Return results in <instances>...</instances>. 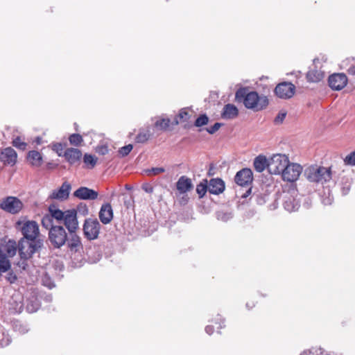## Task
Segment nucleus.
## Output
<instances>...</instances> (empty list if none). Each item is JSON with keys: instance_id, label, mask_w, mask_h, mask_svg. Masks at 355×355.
<instances>
[{"instance_id": "obj_1", "label": "nucleus", "mask_w": 355, "mask_h": 355, "mask_svg": "<svg viewBox=\"0 0 355 355\" xmlns=\"http://www.w3.org/2000/svg\"><path fill=\"white\" fill-rule=\"evenodd\" d=\"M238 102H243L245 107L254 111H260L268 105V99L266 96H259L255 91L250 92L248 87L239 88L235 94Z\"/></svg>"}, {"instance_id": "obj_2", "label": "nucleus", "mask_w": 355, "mask_h": 355, "mask_svg": "<svg viewBox=\"0 0 355 355\" xmlns=\"http://www.w3.org/2000/svg\"><path fill=\"white\" fill-rule=\"evenodd\" d=\"M44 247V239L35 237L21 238L18 241V252L21 258L30 259L35 253H40Z\"/></svg>"}, {"instance_id": "obj_3", "label": "nucleus", "mask_w": 355, "mask_h": 355, "mask_svg": "<svg viewBox=\"0 0 355 355\" xmlns=\"http://www.w3.org/2000/svg\"><path fill=\"white\" fill-rule=\"evenodd\" d=\"M307 180L311 182L323 184L331 179V168L311 166L304 173Z\"/></svg>"}, {"instance_id": "obj_4", "label": "nucleus", "mask_w": 355, "mask_h": 355, "mask_svg": "<svg viewBox=\"0 0 355 355\" xmlns=\"http://www.w3.org/2000/svg\"><path fill=\"white\" fill-rule=\"evenodd\" d=\"M66 211H62L58 207L55 203L51 204L48 207V214H46L42 218V225L43 227H49L55 226L54 220L58 223H62L65 218Z\"/></svg>"}, {"instance_id": "obj_5", "label": "nucleus", "mask_w": 355, "mask_h": 355, "mask_svg": "<svg viewBox=\"0 0 355 355\" xmlns=\"http://www.w3.org/2000/svg\"><path fill=\"white\" fill-rule=\"evenodd\" d=\"M49 230V240L54 248L60 249L67 241V233L62 225L44 227Z\"/></svg>"}, {"instance_id": "obj_6", "label": "nucleus", "mask_w": 355, "mask_h": 355, "mask_svg": "<svg viewBox=\"0 0 355 355\" xmlns=\"http://www.w3.org/2000/svg\"><path fill=\"white\" fill-rule=\"evenodd\" d=\"M16 227L20 230L24 239L42 238L40 232L39 225L35 220H27L24 223L19 220L16 223Z\"/></svg>"}, {"instance_id": "obj_7", "label": "nucleus", "mask_w": 355, "mask_h": 355, "mask_svg": "<svg viewBox=\"0 0 355 355\" xmlns=\"http://www.w3.org/2000/svg\"><path fill=\"white\" fill-rule=\"evenodd\" d=\"M289 162L288 157L284 154L273 155L269 159V173L272 175H281Z\"/></svg>"}, {"instance_id": "obj_8", "label": "nucleus", "mask_w": 355, "mask_h": 355, "mask_svg": "<svg viewBox=\"0 0 355 355\" xmlns=\"http://www.w3.org/2000/svg\"><path fill=\"white\" fill-rule=\"evenodd\" d=\"M101 224L96 218H86L84 221L83 230L85 237L89 240H95L100 233Z\"/></svg>"}, {"instance_id": "obj_9", "label": "nucleus", "mask_w": 355, "mask_h": 355, "mask_svg": "<svg viewBox=\"0 0 355 355\" xmlns=\"http://www.w3.org/2000/svg\"><path fill=\"white\" fill-rule=\"evenodd\" d=\"M22 208V202L15 196H8L0 202V209L11 214H18Z\"/></svg>"}, {"instance_id": "obj_10", "label": "nucleus", "mask_w": 355, "mask_h": 355, "mask_svg": "<svg viewBox=\"0 0 355 355\" xmlns=\"http://www.w3.org/2000/svg\"><path fill=\"white\" fill-rule=\"evenodd\" d=\"M302 172V167L300 164L289 162L280 175L283 180L294 182L298 180Z\"/></svg>"}, {"instance_id": "obj_11", "label": "nucleus", "mask_w": 355, "mask_h": 355, "mask_svg": "<svg viewBox=\"0 0 355 355\" xmlns=\"http://www.w3.org/2000/svg\"><path fill=\"white\" fill-rule=\"evenodd\" d=\"M295 86L291 82H282L277 85L274 89L275 95L282 99H288L293 96Z\"/></svg>"}, {"instance_id": "obj_12", "label": "nucleus", "mask_w": 355, "mask_h": 355, "mask_svg": "<svg viewBox=\"0 0 355 355\" xmlns=\"http://www.w3.org/2000/svg\"><path fill=\"white\" fill-rule=\"evenodd\" d=\"M348 79L344 73H335L329 76L328 84L329 87L335 91H340L347 84Z\"/></svg>"}, {"instance_id": "obj_13", "label": "nucleus", "mask_w": 355, "mask_h": 355, "mask_svg": "<svg viewBox=\"0 0 355 355\" xmlns=\"http://www.w3.org/2000/svg\"><path fill=\"white\" fill-rule=\"evenodd\" d=\"M62 223H64L69 233L76 232L78 229L77 211L75 209L66 210L65 218L63 220Z\"/></svg>"}, {"instance_id": "obj_14", "label": "nucleus", "mask_w": 355, "mask_h": 355, "mask_svg": "<svg viewBox=\"0 0 355 355\" xmlns=\"http://www.w3.org/2000/svg\"><path fill=\"white\" fill-rule=\"evenodd\" d=\"M235 182L241 187H248L253 181V173L250 168H244L236 173Z\"/></svg>"}, {"instance_id": "obj_15", "label": "nucleus", "mask_w": 355, "mask_h": 355, "mask_svg": "<svg viewBox=\"0 0 355 355\" xmlns=\"http://www.w3.org/2000/svg\"><path fill=\"white\" fill-rule=\"evenodd\" d=\"M71 189V184L65 181L58 189L52 191L49 196V198L64 201L69 198Z\"/></svg>"}, {"instance_id": "obj_16", "label": "nucleus", "mask_w": 355, "mask_h": 355, "mask_svg": "<svg viewBox=\"0 0 355 355\" xmlns=\"http://www.w3.org/2000/svg\"><path fill=\"white\" fill-rule=\"evenodd\" d=\"M73 195L80 200H94L98 198V193L92 189L80 187L73 192Z\"/></svg>"}, {"instance_id": "obj_17", "label": "nucleus", "mask_w": 355, "mask_h": 355, "mask_svg": "<svg viewBox=\"0 0 355 355\" xmlns=\"http://www.w3.org/2000/svg\"><path fill=\"white\" fill-rule=\"evenodd\" d=\"M99 219L103 224L107 225L111 222L113 218L114 214L112 206L107 202L103 204L99 211Z\"/></svg>"}, {"instance_id": "obj_18", "label": "nucleus", "mask_w": 355, "mask_h": 355, "mask_svg": "<svg viewBox=\"0 0 355 355\" xmlns=\"http://www.w3.org/2000/svg\"><path fill=\"white\" fill-rule=\"evenodd\" d=\"M17 155L16 151L11 147L3 149L0 155V160L5 164L13 166L17 161Z\"/></svg>"}, {"instance_id": "obj_19", "label": "nucleus", "mask_w": 355, "mask_h": 355, "mask_svg": "<svg viewBox=\"0 0 355 355\" xmlns=\"http://www.w3.org/2000/svg\"><path fill=\"white\" fill-rule=\"evenodd\" d=\"M82 152L80 150L74 148H69L64 151L63 156L65 159L71 164L73 165L80 162L82 157Z\"/></svg>"}, {"instance_id": "obj_20", "label": "nucleus", "mask_w": 355, "mask_h": 355, "mask_svg": "<svg viewBox=\"0 0 355 355\" xmlns=\"http://www.w3.org/2000/svg\"><path fill=\"white\" fill-rule=\"evenodd\" d=\"M69 237H67V241L66 242L67 245V248L71 251L74 252H77L83 249V244L81 242L80 237L76 234V232L74 233H69Z\"/></svg>"}, {"instance_id": "obj_21", "label": "nucleus", "mask_w": 355, "mask_h": 355, "mask_svg": "<svg viewBox=\"0 0 355 355\" xmlns=\"http://www.w3.org/2000/svg\"><path fill=\"white\" fill-rule=\"evenodd\" d=\"M225 182L220 178H211L208 184V191L210 193L218 195L224 191Z\"/></svg>"}, {"instance_id": "obj_22", "label": "nucleus", "mask_w": 355, "mask_h": 355, "mask_svg": "<svg viewBox=\"0 0 355 355\" xmlns=\"http://www.w3.org/2000/svg\"><path fill=\"white\" fill-rule=\"evenodd\" d=\"M283 206L286 211L292 212L298 210L300 207V204L299 200L295 198L290 193H287L284 196Z\"/></svg>"}, {"instance_id": "obj_23", "label": "nucleus", "mask_w": 355, "mask_h": 355, "mask_svg": "<svg viewBox=\"0 0 355 355\" xmlns=\"http://www.w3.org/2000/svg\"><path fill=\"white\" fill-rule=\"evenodd\" d=\"M0 246H3V250L10 257L15 256L18 250V243L13 239H8L7 241L6 238L0 240Z\"/></svg>"}, {"instance_id": "obj_24", "label": "nucleus", "mask_w": 355, "mask_h": 355, "mask_svg": "<svg viewBox=\"0 0 355 355\" xmlns=\"http://www.w3.org/2000/svg\"><path fill=\"white\" fill-rule=\"evenodd\" d=\"M176 188L180 193H185L193 188V184L190 178L182 175L176 182Z\"/></svg>"}, {"instance_id": "obj_25", "label": "nucleus", "mask_w": 355, "mask_h": 355, "mask_svg": "<svg viewBox=\"0 0 355 355\" xmlns=\"http://www.w3.org/2000/svg\"><path fill=\"white\" fill-rule=\"evenodd\" d=\"M239 110L233 104L228 103L223 107L221 113V117L224 119H233L238 116Z\"/></svg>"}, {"instance_id": "obj_26", "label": "nucleus", "mask_w": 355, "mask_h": 355, "mask_svg": "<svg viewBox=\"0 0 355 355\" xmlns=\"http://www.w3.org/2000/svg\"><path fill=\"white\" fill-rule=\"evenodd\" d=\"M324 73L320 69H317L316 66L310 70L306 73V79L310 83H318L324 78Z\"/></svg>"}, {"instance_id": "obj_27", "label": "nucleus", "mask_w": 355, "mask_h": 355, "mask_svg": "<svg viewBox=\"0 0 355 355\" xmlns=\"http://www.w3.org/2000/svg\"><path fill=\"white\" fill-rule=\"evenodd\" d=\"M253 165L257 172L261 173L266 168L268 169L269 159L268 160L265 155H259L254 159Z\"/></svg>"}, {"instance_id": "obj_28", "label": "nucleus", "mask_w": 355, "mask_h": 355, "mask_svg": "<svg viewBox=\"0 0 355 355\" xmlns=\"http://www.w3.org/2000/svg\"><path fill=\"white\" fill-rule=\"evenodd\" d=\"M27 159L33 166H40L42 164V156L37 150H31L27 155Z\"/></svg>"}, {"instance_id": "obj_29", "label": "nucleus", "mask_w": 355, "mask_h": 355, "mask_svg": "<svg viewBox=\"0 0 355 355\" xmlns=\"http://www.w3.org/2000/svg\"><path fill=\"white\" fill-rule=\"evenodd\" d=\"M40 305L39 300L35 296H31L26 300V309L28 313H34L40 309Z\"/></svg>"}, {"instance_id": "obj_30", "label": "nucleus", "mask_w": 355, "mask_h": 355, "mask_svg": "<svg viewBox=\"0 0 355 355\" xmlns=\"http://www.w3.org/2000/svg\"><path fill=\"white\" fill-rule=\"evenodd\" d=\"M150 137V130H139V133L135 137V142L139 144H144L146 142Z\"/></svg>"}, {"instance_id": "obj_31", "label": "nucleus", "mask_w": 355, "mask_h": 355, "mask_svg": "<svg viewBox=\"0 0 355 355\" xmlns=\"http://www.w3.org/2000/svg\"><path fill=\"white\" fill-rule=\"evenodd\" d=\"M329 353L324 351L323 349L319 347H313L310 349L303 351L300 355H330Z\"/></svg>"}, {"instance_id": "obj_32", "label": "nucleus", "mask_w": 355, "mask_h": 355, "mask_svg": "<svg viewBox=\"0 0 355 355\" xmlns=\"http://www.w3.org/2000/svg\"><path fill=\"white\" fill-rule=\"evenodd\" d=\"M83 162L89 168H93L96 164L97 157L93 155L85 153L83 156Z\"/></svg>"}, {"instance_id": "obj_33", "label": "nucleus", "mask_w": 355, "mask_h": 355, "mask_svg": "<svg viewBox=\"0 0 355 355\" xmlns=\"http://www.w3.org/2000/svg\"><path fill=\"white\" fill-rule=\"evenodd\" d=\"M208 191L207 180H203L202 182H200L196 187V192L199 196L200 198L204 197L207 191Z\"/></svg>"}, {"instance_id": "obj_34", "label": "nucleus", "mask_w": 355, "mask_h": 355, "mask_svg": "<svg viewBox=\"0 0 355 355\" xmlns=\"http://www.w3.org/2000/svg\"><path fill=\"white\" fill-rule=\"evenodd\" d=\"M216 216L218 220L227 222L232 218L233 214L232 212L221 210L216 212Z\"/></svg>"}, {"instance_id": "obj_35", "label": "nucleus", "mask_w": 355, "mask_h": 355, "mask_svg": "<svg viewBox=\"0 0 355 355\" xmlns=\"http://www.w3.org/2000/svg\"><path fill=\"white\" fill-rule=\"evenodd\" d=\"M170 123L171 120L169 119H162L156 121L155 127L161 130H166L170 125Z\"/></svg>"}, {"instance_id": "obj_36", "label": "nucleus", "mask_w": 355, "mask_h": 355, "mask_svg": "<svg viewBox=\"0 0 355 355\" xmlns=\"http://www.w3.org/2000/svg\"><path fill=\"white\" fill-rule=\"evenodd\" d=\"M69 141L70 144L78 146L83 142V137L80 134L73 133L69 136Z\"/></svg>"}, {"instance_id": "obj_37", "label": "nucleus", "mask_w": 355, "mask_h": 355, "mask_svg": "<svg viewBox=\"0 0 355 355\" xmlns=\"http://www.w3.org/2000/svg\"><path fill=\"white\" fill-rule=\"evenodd\" d=\"M209 122V117L206 114H200L195 121L194 125L196 127H202Z\"/></svg>"}, {"instance_id": "obj_38", "label": "nucleus", "mask_w": 355, "mask_h": 355, "mask_svg": "<svg viewBox=\"0 0 355 355\" xmlns=\"http://www.w3.org/2000/svg\"><path fill=\"white\" fill-rule=\"evenodd\" d=\"M12 144L13 146L21 150H24L27 146V144L24 141H22L20 137H17L15 138L12 140Z\"/></svg>"}, {"instance_id": "obj_39", "label": "nucleus", "mask_w": 355, "mask_h": 355, "mask_svg": "<svg viewBox=\"0 0 355 355\" xmlns=\"http://www.w3.org/2000/svg\"><path fill=\"white\" fill-rule=\"evenodd\" d=\"M42 281V284L50 289L55 287V284L53 281L51 279V278L48 274H45L43 275Z\"/></svg>"}, {"instance_id": "obj_40", "label": "nucleus", "mask_w": 355, "mask_h": 355, "mask_svg": "<svg viewBox=\"0 0 355 355\" xmlns=\"http://www.w3.org/2000/svg\"><path fill=\"white\" fill-rule=\"evenodd\" d=\"M133 146L132 144H128L126 146H124L119 148V154L122 157L127 156L132 150Z\"/></svg>"}, {"instance_id": "obj_41", "label": "nucleus", "mask_w": 355, "mask_h": 355, "mask_svg": "<svg viewBox=\"0 0 355 355\" xmlns=\"http://www.w3.org/2000/svg\"><path fill=\"white\" fill-rule=\"evenodd\" d=\"M75 209L83 216H86L89 213L88 207L84 202H80Z\"/></svg>"}, {"instance_id": "obj_42", "label": "nucleus", "mask_w": 355, "mask_h": 355, "mask_svg": "<svg viewBox=\"0 0 355 355\" xmlns=\"http://www.w3.org/2000/svg\"><path fill=\"white\" fill-rule=\"evenodd\" d=\"M7 275H6V279L10 284H14L17 280V276L15 272L10 269L9 271H7Z\"/></svg>"}, {"instance_id": "obj_43", "label": "nucleus", "mask_w": 355, "mask_h": 355, "mask_svg": "<svg viewBox=\"0 0 355 355\" xmlns=\"http://www.w3.org/2000/svg\"><path fill=\"white\" fill-rule=\"evenodd\" d=\"M344 162L346 165H355V150L350 153L345 157V158L344 159Z\"/></svg>"}, {"instance_id": "obj_44", "label": "nucleus", "mask_w": 355, "mask_h": 355, "mask_svg": "<svg viewBox=\"0 0 355 355\" xmlns=\"http://www.w3.org/2000/svg\"><path fill=\"white\" fill-rule=\"evenodd\" d=\"M187 108L186 107L182 108L178 115V117H179L183 121H187L190 118V114L187 112Z\"/></svg>"}, {"instance_id": "obj_45", "label": "nucleus", "mask_w": 355, "mask_h": 355, "mask_svg": "<svg viewBox=\"0 0 355 355\" xmlns=\"http://www.w3.org/2000/svg\"><path fill=\"white\" fill-rule=\"evenodd\" d=\"M223 124L222 123H215L213 125H211V127L209 128H207L206 129V130L207 131L208 133L211 134V135H213L214 134L216 131H218L219 130V128L223 125Z\"/></svg>"}, {"instance_id": "obj_46", "label": "nucleus", "mask_w": 355, "mask_h": 355, "mask_svg": "<svg viewBox=\"0 0 355 355\" xmlns=\"http://www.w3.org/2000/svg\"><path fill=\"white\" fill-rule=\"evenodd\" d=\"M253 197L255 198V201L257 202V204L263 205L266 201L267 196L266 195H262L261 193H257V194L254 193L253 195Z\"/></svg>"}, {"instance_id": "obj_47", "label": "nucleus", "mask_w": 355, "mask_h": 355, "mask_svg": "<svg viewBox=\"0 0 355 355\" xmlns=\"http://www.w3.org/2000/svg\"><path fill=\"white\" fill-rule=\"evenodd\" d=\"M165 172V168L163 167H153L150 169H148L146 173L150 175L153 173V175H158L159 173Z\"/></svg>"}, {"instance_id": "obj_48", "label": "nucleus", "mask_w": 355, "mask_h": 355, "mask_svg": "<svg viewBox=\"0 0 355 355\" xmlns=\"http://www.w3.org/2000/svg\"><path fill=\"white\" fill-rule=\"evenodd\" d=\"M96 152L101 155H105L108 153L109 149L106 145L98 146L96 148Z\"/></svg>"}, {"instance_id": "obj_49", "label": "nucleus", "mask_w": 355, "mask_h": 355, "mask_svg": "<svg viewBox=\"0 0 355 355\" xmlns=\"http://www.w3.org/2000/svg\"><path fill=\"white\" fill-rule=\"evenodd\" d=\"M7 253L3 250L1 246H0V262L3 261L6 263H11V261L8 259Z\"/></svg>"}, {"instance_id": "obj_50", "label": "nucleus", "mask_w": 355, "mask_h": 355, "mask_svg": "<svg viewBox=\"0 0 355 355\" xmlns=\"http://www.w3.org/2000/svg\"><path fill=\"white\" fill-rule=\"evenodd\" d=\"M28 260L20 257V261L17 263L19 268L23 270H26L28 268Z\"/></svg>"}, {"instance_id": "obj_51", "label": "nucleus", "mask_w": 355, "mask_h": 355, "mask_svg": "<svg viewBox=\"0 0 355 355\" xmlns=\"http://www.w3.org/2000/svg\"><path fill=\"white\" fill-rule=\"evenodd\" d=\"M16 331H18L20 334H26V332H28V329L26 328V326L23 325L21 323H16L15 324V327H14Z\"/></svg>"}, {"instance_id": "obj_52", "label": "nucleus", "mask_w": 355, "mask_h": 355, "mask_svg": "<svg viewBox=\"0 0 355 355\" xmlns=\"http://www.w3.org/2000/svg\"><path fill=\"white\" fill-rule=\"evenodd\" d=\"M53 150H55L59 156H63L62 151L64 146L61 143H57L53 145Z\"/></svg>"}, {"instance_id": "obj_53", "label": "nucleus", "mask_w": 355, "mask_h": 355, "mask_svg": "<svg viewBox=\"0 0 355 355\" xmlns=\"http://www.w3.org/2000/svg\"><path fill=\"white\" fill-rule=\"evenodd\" d=\"M286 116V112H279L275 118L274 122L277 124L282 123Z\"/></svg>"}, {"instance_id": "obj_54", "label": "nucleus", "mask_w": 355, "mask_h": 355, "mask_svg": "<svg viewBox=\"0 0 355 355\" xmlns=\"http://www.w3.org/2000/svg\"><path fill=\"white\" fill-rule=\"evenodd\" d=\"M142 189L144 190L148 193H151L153 192V188L148 184H144L142 185Z\"/></svg>"}, {"instance_id": "obj_55", "label": "nucleus", "mask_w": 355, "mask_h": 355, "mask_svg": "<svg viewBox=\"0 0 355 355\" xmlns=\"http://www.w3.org/2000/svg\"><path fill=\"white\" fill-rule=\"evenodd\" d=\"M349 190H350V184H345L341 188L342 193L344 196L347 195L349 193Z\"/></svg>"}, {"instance_id": "obj_56", "label": "nucleus", "mask_w": 355, "mask_h": 355, "mask_svg": "<svg viewBox=\"0 0 355 355\" xmlns=\"http://www.w3.org/2000/svg\"><path fill=\"white\" fill-rule=\"evenodd\" d=\"M205 332L211 335L214 332V327L211 325H207L205 327Z\"/></svg>"}, {"instance_id": "obj_57", "label": "nucleus", "mask_w": 355, "mask_h": 355, "mask_svg": "<svg viewBox=\"0 0 355 355\" xmlns=\"http://www.w3.org/2000/svg\"><path fill=\"white\" fill-rule=\"evenodd\" d=\"M347 73L349 75H355V64H352L349 67V69H347Z\"/></svg>"}, {"instance_id": "obj_58", "label": "nucleus", "mask_w": 355, "mask_h": 355, "mask_svg": "<svg viewBox=\"0 0 355 355\" xmlns=\"http://www.w3.org/2000/svg\"><path fill=\"white\" fill-rule=\"evenodd\" d=\"M304 206L306 207V208H309L310 206H311V202H310V199L309 198H306L304 199Z\"/></svg>"}, {"instance_id": "obj_59", "label": "nucleus", "mask_w": 355, "mask_h": 355, "mask_svg": "<svg viewBox=\"0 0 355 355\" xmlns=\"http://www.w3.org/2000/svg\"><path fill=\"white\" fill-rule=\"evenodd\" d=\"M251 191H252V188L250 187L245 193H243L242 195V198H247L250 193H251Z\"/></svg>"}, {"instance_id": "obj_60", "label": "nucleus", "mask_w": 355, "mask_h": 355, "mask_svg": "<svg viewBox=\"0 0 355 355\" xmlns=\"http://www.w3.org/2000/svg\"><path fill=\"white\" fill-rule=\"evenodd\" d=\"M52 298H53V297H52V295H46V297H45L44 300H45V301H46V302H51V301H52Z\"/></svg>"}, {"instance_id": "obj_61", "label": "nucleus", "mask_w": 355, "mask_h": 355, "mask_svg": "<svg viewBox=\"0 0 355 355\" xmlns=\"http://www.w3.org/2000/svg\"><path fill=\"white\" fill-rule=\"evenodd\" d=\"M218 320H220V321L222 322V324H224L225 322V319L224 318H222L220 315H218ZM216 324L218 323V319H216L215 320V322H214Z\"/></svg>"}, {"instance_id": "obj_62", "label": "nucleus", "mask_w": 355, "mask_h": 355, "mask_svg": "<svg viewBox=\"0 0 355 355\" xmlns=\"http://www.w3.org/2000/svg\"><path fill=\"white\" fill-rule=\"evenodd\" d=\"M245 306H246V308H247L248 310H250L252 307H254V304H252L250 306V304L248 302V303H246Z\"/></svg>"}, {"instance_id": "obj_63", "label": "nucleus", "mask_w": 355, "mask_h": 355, "mask_svg": "<svg viewBox=\"0 0 355 355\" xmlns=\"http://www.w3.org/2000/svg\"><path fill=\"white\" fill-rule=\"evenodd\" d=\"M47 167L49 168H53V164L52 163H48L47 164Z\"/></svg>"}, {"instance_id": "obj_64", "label": "nucleus", "mask_w": 355, "mask_h": 355, "mask_svg": "<svg viewBox=\"0 0 355 355\" xmlns=\"http://www.w3.org/2000/svg\"><path fill=\"white\" fill-rule=\"evenodd\" d=\"M313 64H315V63H316L317 62H319V59H318V58H315V59H313Z\"/></svg>"}]
</instances>
